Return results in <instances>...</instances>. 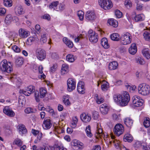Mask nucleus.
I'll use <instances>...</instances> for the list:
<instances>
[{
  "label": "nucleus",
  "instance_id": "1",
  "mask_svg": "<svg viewBox=\"0 0 150 150\" xmlns=\"http://www.w3.org/2000/svg\"><path fill=\"white\" fill-rule=\"evenodd\" d=\"M113 98L115 102L118 105L122 106L127 105L130 99L129 94L126 91H123L120 94L114 95Z\"/></svg>",
  "mask_w": 150,
  "mask_h": 150
},
{
  "label": "nucleus",
  "instance_id": "2",
  "mask_svg": "<svg viewBox=\"0 0 150 150\" xmlns=\"http://www.w3.org/2000/svg\"><path fill=\"white\" fill-rule=\"evenodd\" d=\"M138 93L143 96L148 95L150 93V87L148 84L142 83L139 85L138 88Z\"/></svg>",
  "mask_w": 150,
  "mask_h": 150
},
{
  "label": "nucleus",
  "instance_id": "3",
  "mask_svg": "<svg viewBox=\"0 0 150 150\" xmlns=\"http://www.w3.org/2000/svg\"><path fill=\"white\" fill-rule=\"evenodd\" d=\"M0 68L2 72L10 73L12 71L10 62H8L6 59L3 60L0 63Z\"/></svg>",
  "mask_w": 150,
  "mask_h": 150
},
{
  "label": "nucleus",
  "instance_id": "4",
  "mask_svg": "<svg viewBox=\"0 0 150 150\" xmlns=\"http://www.w3.org/2000/svg\"><path fill=\"white\" fill-rule=\"evenodd\" d=\"M120 42L123 45H127L130 44L132 40V36L129 33H125L120 37Z\"/></svg>",
  "mask_w": 150,
  "mask_h": 150
},
{
  "label": "nucleus",
  "instance_id": "5",
  "mask_svg": "<svg viewBox=\"0 0 150 150\" xmlns=\"http://www.w3.org/2000/svg\"><path fill=\"white\" fill-rule=\"evenodd\" d=\"M98 2L101 7L105 10L110 9L112 6L110 0H99Z\"/></svg>",
  "mask_w": 150,
  "mask_h": 150
},
{
  "label": "nucleus",
  "instance_id": "6",
  "mask_svg": "<svg viewBox=\"0 0 150 150\" xmlns=\"http://www.w3.org/2000/svg\"><path fill=\"white\" fill-rule=\"evenodd\" d=\"M35 54L37 58L40 60L44 59L46 56L45 51L40 48L36 49Z\"/></svg>",
  "mask_w": 150,
  "mask_h": 150
},
{
  "label": "nucleus",
  "instance_id": "7",
  "mask_svg": "<svg viewBox=\"0 0 150 150\" xmlns=\"http://www.w3.org/2000/svg\"><path fill=\"white\" fill-rule=\"evenodd\" d=\"M89 40L91 42L96 43L98 41V34L92 30H90L88 31Z\"/></svg>",
  "mask_w": 150,
  "mask_h": 150
},
{
  "label": "nucleus",
  "instance_id": "8",
  "mask_svg": "<svg viewBox=\"0 0 150 150\" xmlns=\"http://www.w3.org/2000/svg\"><path fill=\"white\" fill-rule=\"evenodd\" d=\"M124 131L123 126L120 124H116L113 129V132L115 134L119 136L122 134Z\"/></svg>",
  "mask_w": 150,
  "mask_h": 150
},
{
  "label": "nucleus",
  "instance_id": "9",
  "mask_svg": "<svg viewBox=\"0 0 150 150\" xmlns=\"http://www.w3.org/2000/svg\"><path fill=\"white\" fill-rule=\"evenodd\" d=\"M132 102L134 106L139 107L141 106L143 104L144 100L140 98L138 96H135L132 98Z\"/></svg>",
  "mask_w": 150,
  "mask_h": 150
},
{
  "label": "nucleus",
  "instance_id": "10",
  "mask_svg": "<svg viewBox=\"0 0 150 150\" xmlns=\"http://www.w3.org/2000/svg\"><path fill=\"white\" fill-rule=\"evenodd\" d=\"M67 90L69 92L71 91L75 88L76 83L74 80L69 78L67 81Z\"/></svg>",
  "mask_w": 150,
  "mask_h": 150
},
{
  "label": "nucleus",
  "instance_id": "11",
  "mask_svg": "<svg viewBox=\"0 0 150 150\" xmlns=\"http://www.w3.org/2000/svg\"><path fill=\"white\" fill-rule=\"evenodd\" d=\"M4 113L9 117H12L15 115V113L8 106H6L3 109Z\"/></svg>",
  "mask_w": 150,
  "mask_h": 150
},
{
  "label": "nucleus",
  "instance_id": "12",
  "mask_svg": "<svg viewBox=\"0 0 150 150\" xmlns=\"http://www.w3.org/2000/svg\"><path fill=\"white\" fill-rule=\"evenodd\" d=\"M18 32L20 37L22 38H25L30 34V32L29 31L23 28L20 29Z\"/></svg>",
  "mask_w": 150,
  "mask_h": 150
},
{
  "label": "nucleus",
  "instance_id": "13",
  "mask_svg": "<svg viewBox=\"0 0 150 150\" xmlns=\"http://www.w3.org/2000/svg\"><path fill=\"white\" fill-rule=\"evenodd\" d=\"M80 118L83 122L87 123L91 121V115L84 113L81 115Z\"/></svg>",
  "mask_w": 150,
  "mask_h": 150
},
{
  "label": "nucleus",
  "instance_id": "14",
  "mask_svg": "<svg viewBox=\"0 0 150 150\" xmlns=\"http://www.w3.org/2000/svg\"><path fill=\"white\" fill-rule=\"evenodd\" d=\"M77 90L79 93L83 94L85 93V88L83 83L82 82H79L78 83L77 86Z\"/></svg>",
  "mask_w": 150,
  "mask_h": 150
},
{
  "label": "nucleus",
  "instance_id": "15",
  "mask_svg": "<svg viewBox=\"0 0 150 150\" xmlns=\"http://www.w3.org/2000/svg\"><path fill=\"white\" fill-rule=\"evenodd\" d=\"M100 110L101 113L103 115L107 114L109 110V108L107 105L103 104L101 105L100 106Z\"/></svg>",
  "mask_w": 150,
  "mask_h": 150
},
{
  "label": "nucleus",
  "instance_id": "16",
  "mask_svg": "<svg viewBox=\"0 0 150 150\" xmlns=\"http://www.w3.org/2000/svg\"><path fill=\"white\" fill-rule=\"evenodd\" d=\"M50 121L49 118L45 119L42 125L44 129H48L51 127L52 123Z\"/></svg>",
  "mask_w": 150,
  "mask_h": 150
},
{
  "label": "nucleus",
  "instance_id": "17",
  "mask_svg": "<svg viewBox=\"0 0 150 150\" xmlns=\"http://www.w3.org/2000/svg\"><path fill=\"white\" fill-rule=\"evenodd\" d=\"M18 129L19 134L21 135L25 134L27 132L25 126L23 124H20L18 125Z\"/></svg>",
  "mask_w": 150,
  "mask_h": 150
},
{
  "label": "nucleus",
  "instance_id": "18",
  "mask_svg": "<svg viewBox=\"0 0 150 150\" xmlns=\"http://www.w3.org/2000/svg\"><path fill=\"white\" fill-rule=\"evenodd\" d=\"M137 51L136 44L135 43L132 44L130 47L129 49V53L132 55L134 54Z\"/></svg>",
  "mask_w": 150,
  "mask_h": 150
},
{
  "label": "nucleus",
  "instance_id": "19",
  "mask_svg": "<svg viewBox=\"0 0 150 150\" xmlns=\"http://www.w3.org/2000/svg\"><path fill=\"white\" fill-rule=\"evenodd\" d=\"M124 124L126 126L129 127H131L132 125L133 121L129 117H127L124 120Z\"/></svg>",
  "mask_w": 150,
  "mask_h": 150
},
{
  "label": "nucleus",
  "instance_id": "20",
  "mask_svg": "<svg viewBox=\"0 0 150 150\" xmlns=\"http://www.w3.org/2000/svg\"><path fill=\"white\" fill-rule=\"evenodd\" d=\"M101 44L105 49H108L109 47V45L106 38H103L101 39Z\"/></svg>",
  "mask_w": 150,
  "mask_h": 150
},
{
  "label": "nucleus",
  "instance_id": "21",
  "mask_svg": "<svg viewBox=\"0 0 150 150\" xmlns=\"http://www.w3.org/2000/svg\"><path fill=\"white\" fill-rule=\"evenodd\" d=\"M118 66V63L114 61L109 64L108 68L110 70H113L116 69Z\"/></svg>",
  "mask_w": 150,
  "mask_h": 150
},
{
  "label": "nucleus",
  "instance_id": "22",
  "mask_svg": "<svg viewBox=\"0 0 150 150\" xmlns=\"http://www.w3.org/2000/svg\"><path fill=\"white\" fill-rule=\"evenodd\" d=\"M108 23L115 28L117 27L118 25V21L115 19H108Z\"/></svg>",
  "mask_w": 150,
  "mask_h": 150
},
{
  "label": "nucleus",
  "instance_id": "23",
  "mask_svg": "<svg viewBox=\"0 0 150 150\" xmlns=\"http://www.w3.org/2000/svg\"><path fill=\"white\" fill-rule=\"evenodd\" d=\"M69 68L68 64H62L61 70L62 74H64L67 73L69 71Z\"/></svg>",
  "mask_w": 150,
  "mask_h": 150
},
{
  "label": "nucleus",
  "instance_id": "24",
  "mask_svg": "<svg viewBox=\"0 0 150 150\" xmlns=\"http://www.w3.org/2000/svg\"><path fill=\"white\" fill-rule=\"evenodd\" d=\"M142 53L144 57L147 59H149L150 58V53L148 48H145L142 51Z\"/></svg>",
  "mask_w": 150,
  "mask_h": 150
},
{
  "label": "nucleus",
  "instance_id": "25",
  "mask_svg": "<svg viewBox=\"0 0 150 150\" xmlns=\"http://www.w3.org/2000/svg\"><path fill=\"white\" fill-rule=\"evenodd\" d=\"M133 140V138L130 134H126L124 137L123 140L125 142H130L132 141Z\"/></svg>",
  "mask_w": 150,
  "mask_h": 150
},
{
  "label": "nucleus",
  "instance_id": "26",
  "mask_svg": "<svg viewBox=\"0 0 150 150\" xmlns=\"http://www.w3.org/2000/svg\"><path fill=\"white\" fill-rule=\"evenodd\" d=\"M63 41L64 43L70 48H72L73 46V44L72 42L68 40L66 38H64L63 39Z\"/></svg>",
  "mask_w": 150,
  "mask_h": 150
},
{
  "label": "nucleus",
  "instance_id": "27",
  "mask_svg": "<svg viewBox=\"0 0 150 150\" xmlns=\"http://www.w3.org/2000/svg\"><path fill=\"white\" fill-rule=\"evenodd\" d=\"M15 12L17 15H21L23 13V9L21 6H16L15 8Z\"/></svg>",
  "mask_w": 150,
  "mask_h": 150
},
{
  "label": "nucleus",
  "instance_id": "28",
  "mask_svg": "<svg viewBox=\"0 0 150 150\" xmlns=\"http://www.w3.org/2000/svg\"><path fill=\"white\" fill-rule=\"evenodd\" d=\"M111 39L113 41H118L120 40L119 34L117 33H113L110 35Z\"/></svg>",
  "mask_w": 150,
  "mask_h": 150
},
{
  "label": "nucleus",
  "instance_id": "29",
  "mask_svg": "<svg viewBox=\"0 0 150 150\" xmlns=\"http://www.w3.org/2000/svg\"><path fill=\"white\" fill-rule=\"evenodd\" d=\"M85 17L86 18H95L94 13L91 11H88L86 13Z\"/></svg>",
  "mask_w": 150,
  "mask_h": 150
},
{
  "label": "nucleus",
  "instance_id": "30",
  "mask_svg": "<svg viewBox=\"0 0 150 150\" xmlns=\"http://www.w3.org/2000/svg\"><path fill=\"white\" fill-rule=\"evenodd\" d=\"M73 145L74 146H77L78 147V149L81 148V147L83 145V144L82 143L76 139L73 140Z\"/></svg>",
  "mask_w": 150,
  "mask_h": 150
},
{
  "label": "nucleus",
  "instance_id": "31",
  "mask_svg": "<svg viewBox=\"0 0 150 150\" xmlns=\"http://www.w3.org/2000/svg\"><path fill=\"white\" fill-rule=\"evenodd\" d=\"M23 59L22 57H18L15 60L16 64L18 66L21 65L23 63Z\"/></svg>",
  "mask_w": 150,
  "mask_h": 150
},
{
  "label": "nucleus",
  "instance_id": "32",
  "mask_svg": "<svg viewBox=\"0 0 150 150\" xmlns=\"http://www.w3.org/2000/svg\"><path fill=\"white\" fill-rule=\"evenodd\" d=\"M46 89L44 88H41L40 89V97L41 98H43L45 96L47 93Z\"/></svg>",
  "mask_w": 150,
  "mask_h": 150
},
{
  "label": "nucleus",
  "instance_id": "33",
  "mask_svg": "<svg viewBox=\"0 0 150 150\" xmlns=\"http://www.w3.org/2000/svg\"><path fill=\"white\" fill-rule=\"evenodd\" d=\"M101 88L102 90L105 91L108 89L109 87L108 83L105 81L102 82L101 83Z\"/></svg>",
  "mask_w": 150,
  "mask_h": 150
},
{
  "label": "nucleus",
  "instance_id": "34",
  "mask_svg": "<svg viewBox=\"0 0 150 150\" xmlns=\"http://www.w3.org/2000/svg\"><path fill=\"white\" fill-rule=\"evenodd\" d=\"M91 126L90 125H88L87 126L85 129V132H86L87 136L88 137H91L92 136V134L91 132Z\"/></svg>",
  "mask_w": 150,
  "mask_h": 150
},
{
  "label": "nucleus",
  "instance_id": "35",
  "mask_svg": "<svg viewBox=\"0 0 150 150\" xmlns=\"http://www.w3.org/2000/svg\"><path fill=\"white\" fill-rule=\"evenodd\" d=\"M4 6L9 7L12 5V1L11 0H3Z\"/></svg>",
  "mask_w": 150,
  "mask_h": 150
},
{
  "label": "nucleus",
  "instance_id": "36",
  "mask_svg": "<svg viewBox=\"0 0 150 150\" xmlns=\"http://www.w3.org/2000/svg\"><path fill=\"white\" fill-rule=\"evenodd\" d=\"M95 97L96 99V102L97 103L100 104L103 103L104 101V99L103 98L98 96V94L95 95Z\"/></svg>",
  "mask_w": 150,
  "mask_h": 150
},
{
  "label": "nucleus",
  "instance_id": "37",
  "mask_svg": "<svg viewBox=\"0 0 150 150\" xmlns=\"http://www.w3.org/2000/svg\"><path fill=\"white\" fill-rule=\"evenodd\" d=\"M59 2L58 1H56L52 2L49 6V8L50 9L54 8H54L56 7L58 4Z\"/></svg>",
  "mask_w": 150,
  "mask_h": 150
},
{
  "label": "nucleus",
  "instance_id": "38",
  "mask_svg": "<svg viewBox=\"0 0 150 150\" xmlns=\"http://www.w3.org/2000/svg\"><path fill=\"white\" fill-rule=\"evenodd\" d=\"M135 61L136 63L139 64H144V62L142 59L141 57H137L135 59Z\"/></svg>",
  "mask_w": 150,
  "mask_h": 150
},
{
  "label": "nucleus",
  "instance_id": "39",
  "mask_svg": "<svg viewBox=\"0 0 150 150\" xmlns=\"http://www.w3.org/2000/svg\"><path fill=\"white\" fill-rule=\"evenodd\" d=\"M144 126L146 128L150 126V121L149 117H146L144 122Z\"/></svg>",
  "mask_w": 150,
  "mask_h": 150
},
{
  "label": "nucleus",
  "instance_id": "40",
  "mask_svg": "<svg viewBox=\"0 0 150 150\" xmlns=\"http://www.w3.org/2000/svg\"><path fill=\"white\" fill-rule=\"evenodd\" d=\"M63 100L64 103L66 105H69L70 104V103L67 96H64L63 98Z\"/></svg>",
  "mask_w": 150,
  "mask_h": 150
},
{
  "label": "nucleus",
  "instance_id": "41",
  "mask_svg": "<svg viewBox=\"0 0 150 150\" xmlns=\"http://www.w3.org/2000/svg\"><path fill=\"white\" fill-rule=\"evenodd\" d=\"M23 142L19 138H17L14 140L13 144H16L18 146H21Z\"/></svg>",
  "mask_w": 150,
  "mask_h": 150
},
{
  "label": "nucleus",
  "instance_id": "42",
  "mask_svg": "<svg viewBox=\"0 0 150 150\" xmlns=\"http://www.w3.org/2000/svg\"><path fill=\"white\" fill-rule=\"evenodd\" d=\"M115 14L117 18H120L122 16V13L120 11L117 10L115 11Z\"/></svg>",
  "mask_w": 150,
  "mask_h": 150
},
{
  "label": "nucleus",
  "instance_id": "43",
  "mask_svg": "<svg viewBox=\"0 0 150 150\" xmlns=\"http://www.w3.org/2000/svg\"><path fill=\"white\" fill-rule=\"evenodd\" d=\"M84 12L81 10H79L77 12V15L79 19H83Z\"/></svg>",
  "mask_w": 150,
  "mask_h": 150
},
{
  "label": "nucleus",
  "instance_id": "44",
  "mask_svg": "<svg viewBox=\"0 0 150 150\" xmlns=\"http://www.w3.org/2000/svg\"><path fill=\"white\" fill-rule=\"evenodd\" d=\"M143 35L145 40L150 41V33L145 32L144 33Z\"/></svg>",
  "mask_w": 150,
  "mask_h": 150
},
{
  "label": "nucleus",
  "instance_id": "45",
  "mask_svg": "<svg viewBox=\"0 0 150 150\" xmlns=\"http://www.w3.org/2000/svg\"><path fill=\"white\" fill-rule=\"evenodd\" d=\"M19 92L20 93H23L27 96H29L31 94V93L28 92L25 89L24 90H20L19 91Z\"/></svg>",
  "mask_w": 150,
  "mask_h": 150
},
{
  "label": "nucleus",
  "instance_id": "46",
  "mask_svg": "<svg viewBox=\"0 0 150 150\" xmlns=\"http://www.w3.org/2000/svg\"><path fill=\"white\" fill-rule=\"evenodd\" d=\"M34 96L36 102H39L40 101V96L38 91H35L34 93Z\"/></svg>",
  "mask_w": 150,
  "mask_h": 150
},
{
  "label": "nucleus",
  "instance_id": "47",
  "mask_svg": "<svg viewBox=\"0 0 150 150\" xmlns=\"http://www.w3.org/2000/svg\"><path fill=\"white\" fill-rule=\"evenodd\" d=\"M67 60L69 62H72L74 60L73 56L70 54H68L66 57Z\"/></svg>",
  "mask_w": 150,
  "mask_h": 150
},
{
  "label": "nucleus",
  "instance_id": "48",
  "mask_svg": "<svg viewBox=\"0 0 150 150\" xmlns=\"http://www.w3.org/2000/svg\"><path fill=\"white\" fill-rule=\"evenodd\" d=\"M125 5L127 8H129L132 6V3L131 1L126 0L125 1Z\"/></svg>",
  "mask_w": 150,
  "mask_h": 150
},
{
  "label": "nucleus",
  "instance_id": "49",
  "mask_svg": "<svg viewBox=\"0 0 150 150\" xmlns=\"http://www.w3.org/2000/svg\"><path fill=\"white\" fill-rule=\"evenodd\" d=\"M12 49L15 52H19L21 51V50L19 47L16 45L12 47Z\"/></svg>",
  "mask_w": 150,
  "mask_h": 150
},
{
  "label": "nucleus",
  "instance_id": "50",
  "mask_svg": "<svg viewBox=\"0 0 150 150\" xmlns=\"http://www.w3.org/2000/svg\"><path fill=\"white\" fill-rule=\"evenodd\" d=\"M143 5L142 4L138 3L136 6L137 9L138 10H141L143 9Z\"/></svg>",
  "mask_w": 150,
  "mask_h": 150
},
{
  "label": "nucleus",
  "instance_id": "51",
  "mask_svg": "<svg viewBox=\"0 0 150 150\" xmlns=\"http://www.w3.org/2000/svg\"><path fill=\"white\" fill-rule=\"evenodd\" d=\"M25 112L27 114L33 113V110L31 108L28 107L26 108L25 110Z\"/></svg>",
  "mask_w": 150,
  "mask_h": 150
},
{
  "label": "nucleus",
  "instance_id": "52",
  "mask_svg": "<svg viewBox=\"0 0 150 150\" xmlns=\"http://www.w3.org/2000/svg\"><path fill=\"white\" fill-rule=\"evenodd\" d=\"M25 89L28 92L31 93V94L33 92V91L34 89V87L32 86H30L25 88Z\"/></svg>",
  "mask_w": 150,
  "mask_h": 150
},
{
  "label": "nucleus",
  "instance_id": "53",
  "mask_svg": "<svg viewBox=\"0 0 150 150\" xmlns=\"http://www.w3.org/2000/svg\"><path fill=\"white\" fill-rule=\"evenodd\" d=\"M37 40V38L34 37H30L27 39V41L29 43H32Z\"/></svg>",
  "mask_w": 150,
  "mask_h": 150
},
{
  "label": "nucleus",
  "instance_id": "54",
  "mask_svg": "<svg viewBox=\"0 0 150 150\" xmlns=\"http://www.w3.org/2000/svg\"><path fill=\"white\" fill-rule=\"evenodd\" d=\"M99 137H103V133L102 129L101 128H99L98 129V131L97 132Z\"/></svg>",
  "mask_w": 150,
  "mask_h": 150
},
{
  "label": "nucleus",
  "instance_id": "55",
  "mask_svg": "<svg viewBox=\"0 0 150 150\" xmlns=\"http://www.w3.org/2000/svg\"><path fill=\"white\" fill-rule=\"evenodd\" d=\"M6 12V9L3 8H0V16H4Z\"/></svg>",
  "mask_w": 150,
  "mask_h": 150
},
{
  "label": "nucleus",
  "instance_id": "56",
  "mask_svg": "<svg viewBox=\"0 0 150 150\" xmlns=\"http://www.w3.org/2000/svg\"><path fill=\"white\" fill-rule=\"evenodd\" d=\"M57 68V65L56 64H54L51 67L50 71L52 72H54L55 71Z\"/></svg>",
  "mask_w": 150,
  "mask_h": 150
},
{
  "label": "nucleus",
  "instance_id": "57",
  "mask_svg": "<svg viewBox=\"0 0 150 150\" xmlns=\"http://www.w3.org/2000/svg\"><path fill=\"white\" fill-rule=\"evenodd\" d=\"M92 117L93 119L95 120H97L99 117L98 112H93V113Z\"/></svg>",
  "mask_w": 150,
  "mask_h": 150
},
{
  "label": "nucleus",
  "instance_id": "58",
  "mask_svg": "<svg viewBox=\"0 0 150 150\" xmlns=\"http://www.w3.org/2000/svg\"><path fill=\"white\" fill-rule=\"evenodd\" d=\"M142 146L141 142L139 141H137L134 145V146L137 148L140 147Z\"/></svg>",
  "mask_w": 150,
  "mask_h": 150
},
{
  "label": "nucleus",
  "instance_id": "59",
  "mask_svg": "<svg viewBox=\"0 0 150 150\" xmlns=\"http://www.w3.org/2000/svg\"><path fill=\"white\" fill-rule=\"evenodd\" d=\"M135 18L137 19H143L145 18V16L143 14H141L136 15Z\"/></svg>",
  "mask_w": 150,
  "mask_h": 150
},
{
  "label": "nucleus",
  "instance_id": "60",
  "mask_svg": "<svg viewBox=\"0 0 150 150\" xmlns=\"http://www.w3.org/2000/svg\"><path fill=\"white\" fill-rule=\"evenodd\" d=\"M126 86L128 88H129L130 90H132V91H134L136 89V86H134L132 87L130 86L129 85H126Z\"/></svg>",
  "mask_w": 150,
  "mask_h": 150
},
{
  "label": "nucleus",
  "instance_id": "61",
  "mask_svg": "<svg viewBox=\"0 0 150 150\" xmlns=\"http://www.w3.org/2000/svg\"><path fill=\"white\" fill-rule=\"evenodd\" d=\"M64 8V6L62 4H60L59 6V7L58 9L57 8H56V9H55L57 11H62Z\"/></svg>",
  "mask_w": 150,
  "mask_h": 150
},
{
  "label": "nucleus",
  "instance_id": "62",
  "mask_svg": "<svg viewBox=\"0 0 150 150\" xmlns=\"http://www.w3.org/2000/svg\"><path fill=\"white\" fill-rule=\"evenodd\" d=\"M35 28L37 33H40V27L39 25H36L35 26Z\"/></svg>",
  "mask_w": 150,
  "mask_h": 150
},
{
  "label": "nucleus",
  "instance_id": "63",
  "mask_svg": "<svg viewBox=\"0 0 150 150\" xmlns=\"http://www.w3.org/2000/svg\"><path fill=\"white\" fill-rule=\"evenodd\" d=\"M42 17L43 19H50L51 18L50 16L47 14H45Z\"/></svg>",
  "mask_w": 150,
  "mask_h": 150
},
{
  "label": "nucleus",
  "instance_id": "64",
  "mask_svg": "<svg viewBox=\"0 0 150 150\" xmlns=\"http://www.w3.org/2000/svg\"><path fill=\"white\" fill-rule=\"evenodd\" d=\"M101 148L100 145H97L94 146L92 150H100Z\"/></svg>",
  "mask_w": 150,
  "mask_h": 150
}]
</instances>
